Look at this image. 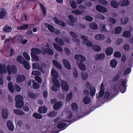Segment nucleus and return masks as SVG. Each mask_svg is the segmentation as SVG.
<instances>
[{
	"label": "nucleus",
	"instance_id": "nucleus-56",
	"mask_svg": "<svg viewBox=\"0 0 133 133\" xmlns=\"http://www.w3.org/2000/svg\"><path fill=\"white\" fill-rule=\"evenodd\" d=\"M81 75L82 79L84 80L87 79L88 76V74L85 72L82 73Z\"/></svg>",
	"mask_w": 133,
	"mask_h": 133
},
{
	"label": "nucleus",
	"instance_id": "nucleus-4",
	"mask_svg": "<svg viewBox=\"0 0 133 133\" xmlns=\"http://www.w3.org/2000/svg\"><path fill=\"white\" fill-rule=\"evenodd\" d=\"M127 83V80L126 79H123L121 81V84L120 85V86H122L124 88H122L120 90V92L122 93H124L126 90V85Z\"/></svg>",
	"mask_w": 133,
	"mask_h": 133
},
{
	"label": "nucleus",
	"instance_id": "nucleus-36",
	"mask_svg": "<svg viewBox=\"0 0 133 133\" xmlns=\"http://www.w3.org/2000/svg\"><path fill=\"white\" fill-rule=\"evenodd\" d=\"M111 5L114 8H117L118 6V4L115 1H112L110 2Z\"/></svg>",
	"mask_w": 133,
	"mask_h": 133
},
{
	"label": "nucleus",
	"instance_id": "nucleus-31",
	"mask_svg": "<svg viewBox=\"0 0 133 133\" xmlns=\"http://www.w3.org/2000/svg\"><path fill=\"white\" fill-rule=\"evenodd\" d=\"M110 64L111 67L115 68L117 65V62L115 59H112L110 61Z\"/></svg>",
	"mask_w": 133,
	"mask_h": 133
},
{
	"label": "nucleus",
	"instance_id": "nucleus-29",
	"mask_svg": "<svg viewBox=\"0 0 133 133\" xmlns=\"http://www.w3.org/2000/svg\"><path fill=\"white\" fill-rule=\"evenodd\" d=\"M30 54L32 58L31 61H33V60L36 61H38L39 60V58L37 55L33 54L31 52L30 53Z\"/></svg>",
	"mask_w": 133,
	"mask_h": 133
},
{
	"label": "nucleus",
	"instance_id": "nucleus-41",
	"mask_svg": "<svg viewBox=\"0 0 133 133\" xmlns=\"http://www.w3.org/2000/svg\"><path fill=\"white\" fill-rule=\"evenodd\" d=\"M90 28L94 30H97L98 27L96 23L94 22H93L90 24Z\"/></svg>",
	"mask_w": 133,
	"mask_h": 133
},
{
	"label": "nucleus",
	"instance_id": "nucleus-43",
	"mask_svg": "<svg viewBox=\"0 0 133 133\" xmlns=\"http://www.w3.org/2000/svg\"><path fill=\"white\" fill-rule=\"evenodd\" d=\"M122 29V28L121 26H117L115 29L114 34H119L121 32Z\"/></svg>",
	"mask_w": 133,
	"mask_h": 133
},
{
	"label": "nucleus",
	"instance_id": "nucleus-58",
	"mask_svg": "<svg viewBox=\"0 0 133 133\" xmlns=\"http://www.w3.org/2000/svg\"><path fill=\"white\" fill-rule=\"evenodd\" d=\"M107 31V30L106 28V26L104 25H103L102 27L101 32L102 34H105Z\"/></svg>",
	"mask_w": 133,
	"mask_h": 133
},
{
	"label": "nucleus",
	"instance_id": "nucleus-14",
	"mask_svg": "<svg viewBox=\"0 0 133 133\" xmlns=\"http://www.w3.org/2000/svg\"><path fill=\"white\" fill-rule=\"evenodd\" d=\"M95 38L98 40L103 41L105 38V36L102 34H98L96 35L95 37Z\"/></svg>",
	"mask_w": 133,
	"mask_h": 133
},
{
	"label": "nucleus",
	"instance_id": "nucleus-48",
	"mask_svg": "<svg viewBox=\"0 0 133 133\" xmlns=\"http://www.w3.org/2000/svg\"><path fill=\"white\" fill-rule=\"evenodd\" d=\"M93 49L96 52H99L101 50V48L100 46L98 45H94L93 47Z\"/></svg>",
	"mask_w": 133,
	"mask_h": 133
},
{
	"label": "nucleus",
	"instance_id": "nucleus-54",
	"mask_svg": "<svg viewBox=\"0 0 133 133\" xmlns=\"http://www.w3.org/2000/svg\"><path fill=\"white\" fill-rule=\"evenodd\" d=\"M130 47L129 44H126L123 46V49L126 51L129 52L130 50Z\"/></svg>",
	"mask_w": 133,
	"mask_h": 133
},
{
	"label": "nucleus",
	"instance_id": "nucleus-16",
	"mask_svg": "<svg viewBox=\"0 0 133 133\" xmlns=\"http://www.w3.org/2000/svg\"><path fill=\"white\" fill-rule=\"evenodd\" d=\"M113 49L110 47H108L105 50L106 54L108 56L111 55L113 54Z\"/></svg>",
	"mask_w": 133,
	"mask_h": 133
},
{
	"label": "nucleus",
	"instance_id": "nucleus-63",
	"mask_svg": "<svg viewBox=\"0 0 133 133\" xmlns=\"http://www.w3.org/2000/svg\"><path fill=\"white\" fill-rule=\"evenodd\" d=\"M24 36L22 35H19L17 39V41L19 43H21L23 39Z\"/></svg>",
	"mask_w": 133,
	"mask_h": 133
},
{
	"label": "nucleus",
	"instance_id": "nucleus-19",
	"mask_svg": "<svg viewBox=\"0 0 133 133\" xmlns=\"http://www.w3.org/2000/svg\"><path fill=\"white\" fill-rule=\"evenodd\" d=\"M129 2L128 0H123L120 1L119 4L122 6H126L129 5Z\"/></svg>",
	"mask_w": 133,
	"mask_h": 133
},
{
	"label": "nucleus",
	"instance_id": "nucleus-32",
	"mask_svg": "<svg viewBox=\"0 0 133 133\" xmlns=\"http://www.w3.org/2000/svg\"><path fill=\"white\" fill-rule=\"evenodd\" d=\"M28 96L31 99H35L37 96V94L29 92L28 93Z\"/></svg>",
	"mask_w": 133,
	"mask_h": 133
},
{
	"label": "nucleus",
	"instance_id": "nucleus-59",
	"mask_svg": "<svg viewBox=\"0 0 133 133\" xmlns=\"http://www.w3.org/2000/svg\"><path fill=\"white\" fill-rule=\"evenodd\" d=\"M121 21L122 24L124 25L128 22L129 21V19L128 18H125L124 19V21H123V18H121Z\"/></svg>",
	"mask_w": 133,
	"mask_h": 133
},
{
	"label": "nucleus",
	"instance_id": "nucleus-17",
	"mask_svg": "<svg viewBox=\"0 0 133 133\" xmlns=\"http://www.w3.org/2000/svg\"><path fill=\"white\" fill-rule=\"evenodd\" d=\"M31 51L32 53L35 54H39L41 52V50L37 48H32L31 49Z\"/></svg>",
	"mask_w": 133,
	"mask_h": 133
},
{
	"label": "nucleus",
	"instance_id": "nucleus-5",
	"mask_svg": "<svg viewBox=\"0 0 133 133\" xmlns=\"http://www.w3.org/2000/svg\"><path fill=\"white\" fill-rule=\"evenodd\" d=\"M96 10L99 12L103 13L106 12L107 11V8L101 5H97L95 7Z\"/></svg>",
	"mask_w": 133,
	"mask_h": 133
},
{
	"label": "nucleus",
	"instance_id": "nucleus-7",
	"mask_svg": "<svg viewBox=\"0 0 133 133\" xmlns=\"http://www.w3.org/2000/svg\"><path fill=\"white\" fill-rule=\"evenodd\" d=\"M74 58L77 60L80 61V62L85 61L86 60V58L84 56L82 55L79 54L75 55L74 56Z\"/></svg>",
	"mask_w": 133,
	"mask_h": 133
},
{
	"label": "nucleus",
	"instance_id": "nucleus-24",
	"mask_svg": "<svg viewBox=\"0 0 133 133\" xmlns=\"http://www.w3.org/2000/svg\"><path fill=\"white\" fill-rule=\"evenodd\" d=\"M2 115L3 118L6 119L7 118L8 116V112L7 109H3L2 111Z\"/></svg>",
	"mask_w": 133,
	"mask_h": 133
},
{
	"label": "nucleus",
	"instance_id": "nucleus-39",
	"mask_svg": "<svg viewBox=\"0 0 133 133\" xmlns=\"http://www.w3.org/2000/svg\"><path fill=\"white\" fill-rule=\"evenodd\" d=\"M8 86L9 90L10 92L13 93L14 92V89L12 83L11 82H10L8 84Z\"/></svg>",
	"mask_w": 133,
	"mask_h": 133
},
{
	"label": "nucleus",
	"instance_id": "nucleus-60",
	"mask_svg": "<svg viewBox=\"0 0 133 133\" xmlns=\"http://www.w3.org/2000/svg\"><path fill=\"white\" fill-rule=\"evenodd\" d=\"M131 71V69L128 68L126 69L124 71V75H127L129 74Z\"/></svg>",
	"mask_w": 133,
	"mask_h": 133
},
{
	"label": "nucleus",
	"instance_id": "nucleus-50",
	"mask_svg": "<svg viewBox=\"0 0 133 133\" xmlns=\"http://www.w3.org/2000/svg\"><path fill=\"white\" fill-rule=\"evenodd\" d=\"M57 115V113L55 111H53L50 112L48 114V116L50 117H54Z\"/></svg>",
	"mask_w": 133,
	"mask_h": 133
},
{
	"label": "nucleus",
	"instance_id": "nucleus-30",
	"mask_svg": "<svg viewBox=\"0 0 133 133\" xmlns=\"http://www.w3.org/2000/svg\"><path fill=\"white\" fill-rule=\"evenodd\" d=\"M121 75L119 74H117L115 75L112 78V81L113 83H116L120 78Z\"/></svg>",
	"mask_w": 133,
	"mask_h": 133
},
{
	"label": "nucleus",
	"instance_id": "nucleus-55",
	"mask_svg": "<svg viewBox=\"0 0 133 133\" xmlns=\"http://www.w3.org/2000/svg\"><path fill=\"white\" fill-rule=\"evenodd\" d=\"M23 56L25 59L28 61L30 60V58L29 55L26 52H24L23 53Z\"/></svg>",
	"mask_w": 133,
	"mask_h": 133
},
{
	"label": "nucleus",
	"instance_id": "nucleus-15",
	"mask_svg": "<svg viewBox=\"0 0 133 133\" xmlns=\"http://www.w3.org/2000/svg\"><path fill=\"white\" fill-rule=\"evenodd\" d=\"M53 64L56 68L60 70L62 69V67L61 65L57 61L54 60L52 61Z\"/></svg>",
	"mask_w": 133,
	"mask_h": 133
},
{
	"label": "nucleus",
	"instance_id": "nucleus-21",
	"mask_svg": "<svg viewBox=\"0 0 133 133\" xmlns=\"http://www.w3.org/2000/svg\"><path fill=\"white\" fill-rule=\"evenodd\" d=\"M66 124L65 123H60L58 124L57 125V128L59 129H62L64 130L66 127H64L66 126Z\"/></svg>",
	"mask_w": 133,
	"mask_h": 133
},
{
	"label": "nucleus",
	"instance_id": "nucleus-28",
	"mask_svg": "<svg viewBox=\"0 0 133 133\" xmlns=\"http://www.w3.org/2000/svg\"><path fill=\"white\" fill-rule=\"evenodd\" d=\"M91 101V99L88 96H85L83 99V102L84 104H89Z\"/></svg>",
	"mask_w": 133,
	"mask_h": 133
},
{
	"label": "nucleus",
	"instance_id": "nucleus-51",
	"mask_svg": "<svg viewBox=\"0 0 133 133\" xmlns=\"http://www.w3.org/2000/svg\"><path fill=\"white\" fill-rule=\"evenodd\" d=\"M83 43L84 44L86 45L87 46L89 47H92L93 46V43L91 42L88 40L85 42H84Z\"/></svg>",
	"mask_w": 133,
	"mask_h": 133
},
{
	"label": "nucleus",
	"instance_id": "nucleus-38",
	"mask_svg": "<svg viewBox=\"0 0 133 133\" xmlns=\"http://www.w3.org/2000/svg\"><path fill=\"white\" fill-rule=\"evenodd\" d=\"M14 112L18 115H22L24 114V112L22 110L18 109H14Z\"/></svg>",
	"mask_w": 133,
	"mask_h": 133
},
{
	"label": "nucleus",
	"instance_id": "nucleus-3",
	"mask_svg": "<svg viewBox=\"0 0 133 133\" xmlns=\"http://www.w3.org/2000/svg\"><path fill=\"white\" fill-rule=\"evenodd\" d=\"M61 85L62 89L65 91H68L69 89V85L64 80H61Z\"/></svg>",
	"mask_w": 133,
	"mask_h": 133
},
{
	"label": "nucleus",
	"instance_id": "nucleus-20",
	"mask_svg": "<svg viewBox=\"0 0 133 133\" xmlns=\"http://www.w3.org/2000/svg\"><path fill=\"white\" fill-rule=\"evenodd\" d=\"M6 69L5 65L2 66V64L0 63V74H2L3 73H6Z\"/></svg>",
	"mask_w": 133,
	"mask_h": 133
},
{
	"label": "nucleus",
	"instance_id": "nucleus-10",
	"mask_svg": "<svg viewBox=\"0 0 133 133\" xmlns=\"http://www.w3.org/2000/svg\"><path fill=\"white\" fill-rule=\"evenodd\" d=\"M53 19L56 23L61 25L62 26H65L66 25L65 23L64 22L58 19L56 17H54L53 18Z\"/></svg>",
	"mask_w": 133,
	"mask_h": 133
},
{
	"label": "nucleus",
	"instance_id": "nucleus-45",
	"mask_svg": "<svg viewBox=\"0 0 133 133\" xmlns=\"http://www.w3.org/2000/svg\"><path fill=\"white\" fill-rule=\"evenodd\" d=\"M96 91L95 88L94 87H91L90 89V94L91 96H94L95 94Z\"/></svg>",
	"mask_w": 133,
	"mask_h": 133
},
{
	"label": "nucleus",
	"instance_id": "nucleus-26",
	"mask_svg": "<svg viewBox=\"0 0 133 133\" xmlns=\"http://www.w3.org/2000/svg\"><path fill=\"white\" fill-rule=\"evenodd\" d=\"M32 83H33L32 87V88L34 89H38L40 87V85L37 82H36L34 80H32Z\"/></svg>",
	"mask_w": 133,
	"mask_h": 133
},
{
	"label": "nucleus",
	"instance_id": "nucleus-6",
	"mask_svg": "<svg viewBox=\"0 0 133 133\" xmlns=\"http://www.w3.org/2000/svg\"><path fill=\"white\" fill-rule=\"evenodd\" d=\"M62 62L64 66L66 69L69 70L71 69V67L70 64L68 60L66 59H63Z\"/></svg>",
	"mask_w": 133,
	"mask_h": 133
},
{
	"label": "nucleus",
	"instance_id": "nucleus-8",
	"mask_svg": "<svg viewBox=\"0 0 133 133\" xmlns=\"http://www.w3.org/2000/svg\"><path fill=\"white\" fill-rule=\"evenodd\" d=\"M25 76L23 75H19L16 79V82L17 83H21L23 82L25 79Z\"/></svg>",
	"mask_w": 133,
	"mask_h": 133
},
{
	"label": "nucleus",
	"instance_id": "nucleus-52",
	"mask_svg": "<svg viewBox=\"0 0 133 133\" xmlns=\"http://www.w3.org/2000/svg\"><path fill=\"white\" fill-rule=\"evenodd\" d=\"M70 4L72 8L75 9L77 8V6L76 3L74 1H71Z\"/></svg>",
	"mask_w": 133,
	"mask_h": 133
},
{
	"label": "nucleus",
	"instance_id": "nucleus-53",
	"mask_svg": "<svg viewBox=\"0 0 133 133\" xmlns=\"http://www.w3.org/2000/svg\"><path fill=\"white\" fill-rule=\"evenodd\" d=\"M41 8L43 11V15L45 16L46 15V9L44 6L42 4H40Z\"/></svg>",
	"mask_w": 133,
	"mask_h": 133
},
{
	"label": "nucleus",
	"instance_id": "nucleus-22",
	"mask_svg": "<svg viewBox=\"0 0 133 133\" xmlns=\"http://www.w3.org/2000/svg\"><path fill=\"white\" fill-rule=\"evenodd\" d=\"M105 57V55L104 54H101L99 55H97L95 57L96 60H102Z\"/></svg>",
	"mask_w": 133,
	"mask_h": 133
},
{
	"label": "nucleus",
	"instance_id": "nucleus-64",
	"mask_svg": "<svg viewBox=\"0 0 133 133\" xmlns=\"http://www.w3.org/2000/svg\"><path fill=\"white\" fill-rule=\"evenodd\" d=\"M72 96V93H70L68 94L66 97V100L70 101L71 99Z\"/></svg>",
	"mask_w": 133,
	"mask_h": 133
},
{
	"label": "nucleus",
	"instance_id": "nucleus-1",
	"mask_svg": "<svg viewBox=\"0 0 133 133\" xmlns=\"http://www.w3.org/2000/svg\"><path fill=\"white\" fill-rule=\"evenodd\" d=\"M15 100L16 102L15 105L17 108L21 109L23 107L24 102L23 98L22 96L20 95H16L15 97Z\"/></svg>",
	"mask_w": 133,
	"mask_h": 133
},
{
	"label": "nucleus",
	"instance_id": "nucleus-12",
	"mask_svg": "<svg viewBox=\"0 0 133 133\" xmlns=\"http://www.w3.org/2000/svg\"><path fill=\"white\" fill-rule=\"evenodd\" d=\"M7 125L8 129L12 131L14 130V127L12 122L10 120L8 121L7 123Z\"/></svg>",
	"mask_w": 133,
	"mask_h": 133
},
{
	"label": "nucleus",
	"instance_id": "nucleus-62",
	"mask_svg": "<svg viewBox=\"0 0 133 133\" xmlns=\"http://www.w3.org/2000/svg\"><path fill=\"white\" fill-rule=\"evenodd\" d=\"M22 20L23 21H28L29 19V18H28L27 16L25 14H24L21 17Z\"/></svg>",
	"mask_w": 133,
	"mask_h": 133
},
{
	"label": "nucleus",
	"instance_id": "nucleus-35",
	"mask_svg": "<svg viewBox=\"0 0 133 133\" xmlns=\"http://www.w3.org/2000/svg\"><path fill=\"white\" fill-rule=\"evenodd\" d=\"M44 51L45 53L49 55H52L54 54L52 50L50 48H45L44 49Z\"/></svg>",
	"mask_w": 133,
	"mask_h": 133
},
{
	"label": "nucleus",
	"instance_id": "nucleus-42",
	"mask_svg": "<svg viewBox=\"0 0 133 133\" xmlns=\"http://www.w3.org/2000/svg\"><path fill=\"white\" fill-rule=\"evenodd\" d=\"M5 15V12L4 9L2 8L1 9L0 12V19L3 18Z\"/></svg>",
	"mask_w": 133,
	"mask_h": 133
},
{
	"label": "nucleus",
	"instance_id": "nucleus-40",
	"mask_svg": "<svg viewBox=\"0 0 133 133\" xmlns=\"http://www.w3.org/2000/svg\"><path fill=\"white\" fill-rule=\"evenodd\" d=\"M131 32L129 31H125L124 32L123 34V36L124 37L127 38H129L131 36Z\"/></svg>",
	"mask_w": 133,
	"mask_h": 133
},
{
	"label": "nucleus",
	"instance_id": "nucleus-46",
	"mask_svg": "<svg viewBox=\"0 0 133 133\" xmlns=\"http://www.w3.org/2000/svg\"><path fill=\"white\" fill-rule=\"evenodd\" d=\"M29 25L28 24H24L22 26H19L17 27V29L19 30H23L28 29Z\"/></svg>",
	"mask_w": 133,
	"mask_h": 133
},
{
	"label": "nucleus",
	"instance_id": "nucleus-25",
	"mask_svg": "<svg viewBox=\"0 0 133 133\" xmlns=\"http://www.w3.org/2000/svg\"><path fill=\"white\" fill-rule=\"evenodd\" d=\"M55 42L59 45L63 46L64 45V42L63 40L61 38H59L58 37L56 38L55 39Z\"/></svg>",
	"mask_w": 133,
	"mask_h": 133
},
{
	"label": "nucleus",
	"instance_id": "nucleus-49",
	"mask_svg": "<svg viewBox=\"0 0 133 133\" xmlns=\"http://www.w3.org/2000/svg\"><path fill=\"white\" fill-rule=\"evenodd\" d=\"M23 57L21 56H17V60L19 63L21 64H23Z\"/></svg>",
	"mask_w": 133,
	"mask_h": 133
},
{
	"label": "nucleus",
	"instance_id": "nucleus-37",
	"mask_svg": "<svg viewBox=\"0 0 133 133\" xmlns=\"http://www.w3.org/2000/svg\"><path fill=\"white\" fill-rule=\"evenodd\" d=\"M33 117L37 119H41L42 118V115L38 113L35 112L32 115Z\"/></svg>",
	"mask_w": 133,
	"mask_h": 133
},
{
	"label": "nucleus",
	"instance_id": "nucleus-23",
	"mask_svg": "<svg viewBox=\"0 0 133 133\" xmlns=\"http://www.w3.org/2000/svg\"><path fill=\"white\" fill-rule=\"evenodd\" d=\"M53 46L54 48L59 52H62L63 51V49L61 47L58 45L56 43L53 44Z\"/></svg>",
	"mask_w": 133,
	"mask_h": 133
},
{
	"label": "nucleus",
	"instance_id": "nucleus-61",
	"mask_svg": "<svg viewBox=\"0 0 133 133\" xmlns=\"http://www.w3.org/2000/svg\"><path fill=\"white\" fill-rule=\"evenodd\" d=\"M93 19V18L90 16H86L85 17V20L86 21L91 22Z\"/></svg>",
	"mask_w": 133,
	"mask_h": 133
},
{
	"label": "nucleus",
	"instance_id": "nucleus-13",
	"mask_svg": "<svg viewBox=\"0 0 133 133\" xmlns=\"http://www.w3.org/2000/svg\"><path fill=\"white\" fill-rule=\"evenodd\" d=\"M3 30L5 32H10L12 31V28L11 26H9L7 24L4 26Z\"/></svg>",
	"mask_w": 133,
	"mask_h": 133
},
{
	"label": "nucleus",
	"instance_id": "nucleus-18",
	"mask_svg": "<svg viewBox=\"0 0 133 133\" xmlns=\"http://www.w3.org/2000/svg\"><path fill=\"white\" fill-rule=\"evenodd\" d=\"M77 65L81 70L82 71H85L86 70V66L83 62H80L78 64H77Z\"/></svg>",
	"mask_w": 133,
	"mask_h": 133
},
{
	"label": "nucleus",
	"instance_id": "nucleus-27",
	"mask_svg": "<svg viewBox=\"0 0 133 133\" xmlns=\"http://www.w3.org/2000/svg\"><path fill=\"white\" fill-rule=\"evenodd\" d=\"M52 76L54 78H57L58 77V72L55 70L52 69L51 72Z\"/></svg>",
	"mask_w": 133,
	"mask_h": 133
},
{
	"label": "nucleus",
	"instance_id": "nucleus-33",
	"mask_svg": "<svg viewBox=\"0 0 133 133\" xmlns=\"http://www.w3.org/2000/svg\"><path fill=\"white\" fill-rule=\"evenodd\" d=\"M52 81L55 86L57 88H59L60 87V83L58 81L56 78H54L52 79Z\"/></svg>",
	"mask_w": 133,
	"mask_h": 133
},
{
	"label": "nucleus",
	"instance_id": "nucleus-2",
	"mask_svg": "<svg viewBox=\"0 0 133 133\" xmlns=\"http://www.w3.org/2000/svg\"><path fill=\"white\" fill-rule=\"evenodd\" d=\"M7 69L8 74L9 75H11L12 73L14 74H15L17 72V67L14 65H12L11 68L9 65H8L7 66Z\"/></svg>",
	"mask_w": 133,
	"mask_h": 133
},
{
	"label": "nucleus",
	"instance_id": "nucleus-44",
	"mask_svg": "<svg viewBox=\"0 0 133 133\" xmlns=\"http://www.w3.org/2000/svg\"><path fill=\"white\" fill-rule=\"evenodd\" d=\"M25 68L27 70H29L30 69V66L28 61L24 60L23 63Z\"/></svg>",
	"mask_w": 133,
	"mask_h": 133
},
{
	"label": "nucleus",
	"instance_id": "nucleus-57",
	"mask_svg": "<svg viewBox=\"0 0 133 133\" xmlns=\"http://www.w3.org/2000/svg\"><path fill=\"white\" fill-rule=\"evenodd\" d=\"M35 80L39 83H41L42 82V79L40 77L36 76L34 77Z\"/></svg>",
	"mask_w": 133,
	"mask_h": 133
},
{
	"label": "nucleus",
	"instance_id": "nucleus-47",
	"mask_svg": "<svg viewBox=\"0 0 133 133\" xmlns=\"http://www.w3.org/2000/svg\"><path fill=\"white\" fill-rule=\"evenodd\" d=\"M71 107L73 111H76L78 109V106L75 103H72L71 105Z\"/></svg>",
	"mask_w": 133,
	"mask_h": 133
},
{
	"label": "nucleus",
	"instance_id": "nucleus-11",
	"mask_svg": "<svg viewBox=\"0 0 133 133\" xmlns=\"http://www.w3.org/2000/svg\"><path fill=\"white\" fill-rule=\"evenodd\" d=\"M47 110V108L45 106L40 107L38 110V112L40 114L45 113Z\"/></svg>",
	"mask_w": 133,
	"mask_h": 133
},
{
	"label": "nucleus",
	"instance_id": "nucleus-9",
	"mask_svg": "<svg viewBox=\"0 0 133 133\" xmlns=\"http://www.w3.org/2000/svg\"><path fill=\"white\" fill-rule=\"evenodd\" d=\"M62 105V102L60 101L57 102L54 105L53 107L55 110H57L59 109Z\"/></svg>",
	"mask_w": 133,
	"mask_h": 133
},
{
	"label": "nucleus",
	"instance_id": "nucleus-34",
	"mask_svg": "<svg viewBox=\"0 0 133 133\" xmlns=\"http://www.w3.org/2000/svg\"><path fill=\"white\" fill-rule=\"evenodd\" d=\"M100 89L101 90L99 92L98 95L97 94L96 95L97 98H98V99H99V98L102 97L104 93V89Z\"/></svg>",
	"mask_w": 133,
	"mask_h": 133
}]
</instances>
